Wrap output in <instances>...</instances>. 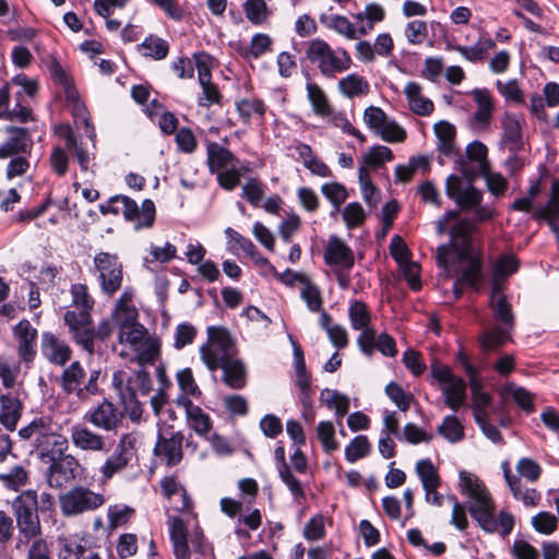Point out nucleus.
Masks as SVG:
<instances>
[{"label": "nucleus", "instance_id": "f257e3e1", "mask_svg": "<svg viewBox=\"0 0 559 559\" xmlns=\"http://www.w3.org/2000/svg\"><path fill=\"white\" fill-rule=\"evenodd\" d=\"M200 355L209 370H223L222 381L228 388L241 390L247 385L246 366L237 357L238 349L226 328H207V341L200 347Z\"/></svg>", "mask_w": 559, "mask_h": 559}, {"label": "nucleus", "instance_id": "f03ea898", "mask_svg": "<svg viewBox=\"0 0 559 559\" xmlns=\"http://www.w3.org/2000/svg\"><path fill=\"white\" fill-rule=\"evenodd\" d=\"M473 229L468 221L459 222L453 226L450 230L449 243L441 245L437 249V263L440 267L448 269V257L451 252H455L459 261L465 263L460 280L477 292L480 288L483 272L480 259L473 254Z\"/></svg>", "mask_w": 559, "mask_h": 559}, {"label": "nucleus", "instance_id": "7ed1b4c3", "mask_svg": "<svg viewBox=\"0 0 559 559\" xmlns=\"http://www.w3.org/2000/svg\"><path fill=\"white\" fill-rule=\"evenodd\" d=\"M460 480L463 490L473 499L468 507L471 516L487 533L500 532L504 537L508 536L514 526L513 515L501 511L498 519L493 516V501L484 484L474 475L461 472Z\"/></svg>", "mask_w": 559, "mask_h": 559}, {"label": "nucleus", "instance_id": "20e7f679", "mask_svg": "<svg viewBox=\"0 0 559 559\" xmlns=\"http://www.w3.org/2000/svg\"><path fill=\"white\" fill-rule=\"evenodd\" d=\"M307 60L326 79L350 69L352 57L344 48L333 49L324 39L314 38L307 43Z\"/></svg>", "mask_w": 559, "mask_h": 559}, {"label": "nucleus", "instance_id": "39448f33", "mask_svg": "<svg viewBox=\"0 0 559 559\" xmlns=\"http://www.w3.org/2000/svg\"><path fill=\"white\" fill-rule=\"evenodd\" d=\"M12 509L16 519L20 535L16 548L22 543L36 539L41 534V525L38 516V497L34 490H25L12 502Z\"/></svg>", "mask_w": 559, "mask_h": 559}, {"label": "nucleus", "instance_id": "423d86ee", "mask_svg": "<svg viewBox=\"0 0 559 559\" xmlns=\"http://www.w3.org/2000/svg\"><path fill=\"white\" fill-rule=\"evenodd\" d=\"M105 497L85 486H75L59 497L60 509L66 516L92 512L105 503Z\"/></svg>", "mask_w": 559, "mask_h": 559}, {"label": "nucleus", "instance_id": "0eeeda50", "mask_svg": "<svg viewBox=\"0 0 559 559\" xmlns=\"http://www.w3.org/2000/svg\"><path fill=\"white\" fill-rule=\"evenodd\" d=\"M138 435L135 432L123 433L114 450L100 467L105 480L122 472L134 457L136 452Z\"/></svg>", "mask_w": 559, "mask_h": 559}, {"label": "nucleus", "instance_id": "6e6552de", "mask_svg": "<svg viewBox=\"0 0 559 559\" xmlns=\"http://www.w3.org/2000/svg\"><path fill=\"white\" fill-rule=\"evenodd\" d=\"M94 265L98 275L102 290L112 296L117 293L122 284V264L116 254L108 252H99L94 258Z\"/></svg>", "mask_w": 559, "mask_h": 559}, {"label": "nucleus", "instance_id": "1a4fd4ad", "mask_svg": "<svg viewBox=\"0 0 559 559\" xmlns=\"http://www.w3.org/2000/svg\"><path fill=\"white\" fill-rule=\"evenodd\" d=\"M110 202H120L122 204V214L127 221H136V229L142 227H151L155 221V204L152 200L146 199L142 202L141 207L131 198L117 194L110 198Z\"/></svg>", "mask_w": 559, "mask_h": 559}, {"label": "nucleus", "instance_id": "9d476101", "mask_svg": "<svg viewBox=\"0 0 559 559\" xmlns=\"http://www.w3.org/2000/svg\"><path fill=\"white\" fill-rule=\"evenodd\" d=\"M50 463L47 480L50 487L60 488L74 480L79 474V461L70 454H61L48 461Z\"/></svg>", "mask_w": 559, "mask_h": 559}, {"label": "nucleus", "instance_id": "9b49d317", "mask_svg": "<svg viewBox=\"0 0 559 559\" xmlns=\"http://www.w3.org/2000/svg\"><path fill=\"white\" fill-rule=\"evenodd\" d=\"M445 193L454 200L462 210H471L481 202V192L469 182H464L460 177L451 175L445 181Z\"/></svg>", "mask_w": 559, "mask_h": 559}, {"label": "nucleus", "instance_id": "f8f14e48", "mask_svg": "<svg viewBox=\"0 0 559 559\" xmlns=\"http://www.w3.org/2000/svg\"><path fill=\"white\" fill-rule=\"evenodd\" d=\"M122 418L123 415L119 408L108 400H104L84 416L86 421L107 432L116 431L120 427Z\"/></svg>", "mask_w": 559, "mask_h": 559}, {"label": "nucleus", "instance_id": "ddd939ff", "mask_svg": "<svg viewBox=\"0 0 559 559\" xmlns=\"http://www.w3.org/2000/svg\"><path fill=\"white\" fill-rule=\"evenodd\" d=\"M183 435L180 431L170 432L169 436L159 433L154 447V454L168 467L178 465L183 456Z\"/></svg>", "mask_w": 559, "mask_h": 559}, {"label": "nucleus", "instance_id": "4468645a", "mask_svg": "<svg viewBox=\"0 0 559 559\" xmlns=\"http://www.w3.org/2000/svg\"><path fill=\"white\" fill-rule=\"evenodd\" d=\"M40 350L47 361L59 367H64L72 358L69 344L51 332L41 334Z\"/></svg>", "mask_w": 559, "mask_h": 559}, {"label": "nucleus", "instance_id": "2eb2a0df", "mask_svg": "<svg viewBox=\"0 0 559 559\" xmlns=\"http://www.w3.org/2000/svg\"><path fill=\"white\" fill-rule=\"evenodd\" d=\"M17 341V354L25 364L34 361L37 354V330L26 319L21 320L13 329Z\"/></svg>", "mask_w": 559, "mask_h": 559}, {"label": "nucleus", "instance_id": "dca6fc26", "mask_svg": "<svg viewBox=\"0 0 559 559\" xmlns=\"http://www.w3.org/2000/svg\"><path fill=\"white\" fill-rule=\"evenodd\" d=\"M7 139L0 144V158L27 154L33 147V140L26 128L7 127Z\"/></svg>", "mask_w": 559, "mask_h": 559}, {"label": "nucleus", "instance_id": "f3484780", "mask_svg": "<svg viewBox=\"0 0 559 559\" xmlns=\"http://www.w3.org/2000/svg\"><path fill=\"white\" fill-rule=\"evenodd\" d=\"M87 372L79 360L72 361L69 366H64L60 378L59 385L66 394H74L78 399L86 400L84 384Z\"/></svg>", "mask_w": 559, "mask_h": 559}, {"label": "nucleus", "instance_id": "a211bd4d", "mask_svg": "<svg viewBox=\"0 0 559 559\" xmlns=\"http://www.w3.org/2000/svg\"><path fill=\"white\" fill-rule=\"evenodd\" d=\"M323 259L325 264L331 267L346 266L347 269H353L355 264L353 250L336 235L329 237Z\"/></svg>", "mask_w": 559, "mask_h": 559}, {"label": "nucleus", "instance_id": "6ab92c4d", "mask_svg": "<svg viewBox=\"0 0 559 559\" xmlns=\"http://www.w3.org/2000/svg\"><path fill=\"white\" fill-rule=\"evenodd\" d=\"M71 441L73 445L83 451L108 452L106 438L82 424L71 427Z\"/></svg>", "mask_w": 559, "mask_h": 559}, {"label": "nucleus", "instance_id": "aec40b11", "mask_svg": "<svg viewBox=\"0 0 559 559\" xmlns=\"http://www.w3.org/2000/svg\"><path fill=\"white\" fill-rule=\"evenodd\" d=\"M503 477L512 492L514 499L522 501L525 506L535 507L540 500V493L534 488L523 489L520 477L512 474L510 463L503 461L501 464Z\"/></svg>", "mask_w": 559, "mask_h": 559}, {"label": "nucleus", "instance_id": "412c9836", "mask_svg": "<svg viewBox=\"0 0 559 559\" xmlns=\"http://www.w3.org/2000/svg\"><path fill=\"white\" fill-rule=\"evenodd\" d=\"M169 538L176 559H190V548L187 538V524L178 516L168 520Z\"/></svg>", "mask_w": 559, "mask_h": 559}, {"label": "nucleus", "instance_id": "4be33fe9", "mask_svg": "<svg viewBox=\"0 0 559 559\" xmlns=\"http://www.w3.org/2000/svg\"><path fill=\"white\" fill-rule=\"evenodd\" d=\"M34 447L39 457L48 463L49 460L58 457L66 452L68 449V439L56 429L46 438L34 444Z\"/></svg>", "mask_w": 559, "mask_h": 559}, {"label": "nucleus", "instance_id": "5701e85b", "mask_svg": "<svg viewBox=\"0 0 559 559\" xmlns=\"http://www.w3.org/2000/svg\"><path fill=\"white\" fill-rule=\"evenodd\" d=\"M237 158L226 147L212 141L206 142V164L212 174L218 173L228 166H235Z\"/></svg>", "mask_w": 559, "mask_h": 559}, {"label": "nucleus", "instance_id": "b1692460", "mask_svg": "<svg viewBox=\"0 0 559 559\" xmlns=\"http://www.w3.org/2000/svg\"><path fill=\"white\" fill-rule=\"evenodd\" d=\"M502 138L501 142L512 153H516L523 145L522 127L518 117L513 114L506 112L501 121Z\"/></svg>", "mask_w": 559, "mask_h": 559}, {"label": "nucleus", "instance_id": "393cba45", "mask_svg": "<svg viewBox=\"0 0 559 559\" xmlns=\"http://www.w3.org/2000/svg\"><path fill=\"white\" fill-rule=\"evenodd\" d=\"M58 429L50 416L33 419L26 427L20 429L19 435L24 440H32L33 445Z\"/></svg>", "mask_w": 559, "mask_h": 559}, {"label": "nucleus", "instance_id": "a878e982", "mask_svg": "<svg viewBox=\"0 0 559 559\" xmlns=\"http://www.w3.org/2000/svg\"><path fill=\"white\" fill-rule=\"evenodd\" d=\"M471 95L477 104V110L473 115V121L481 127L488 126L493 111V102L490 92L486 88H475L471 92Z\"/></svg>", "mask_w": 559, "mask_h": 559}, {"label": "nucleus", "instance_id": "bb28decb", "mask_svg": "<svg viewBox=\"0 0 559 559\" xmlns=\"http://www.w3.org/2000/svg\"><path fill=\"white\" fill-rule=\"evenodd\" d=\"M511 330L496 325L486 329L479 336L480 348L486 352H495L502 347L507 342L512 341Z\"/></svg>", "mask_w": 559, "mask_h": 559}, {"label": "nucleus", "instance_id": "cd10ccee", "mask_svg": "<svg viewBox=\"0 0 559 559\" xmlns=\"http://www.w3.org/2000/svg\"><path fill=\"white\" fill-rule=\"evenodd\" d=\"M404 93L413 112L419 116H429L432 114L435 109L433 103L423 96L421 86L418 83L408 82L404 88Z\"/></svg>", "mask_w": 559, "mask_h": 559}, {"label": "nucleus", "instance_id": "c85d7f7f", "mask_svg": "<svg viewBox=\"0 0 559 559\" xmlns=\"http://www.w3.org/2000/svg\"><path fill=\"white\" fill-rule=\"evenodd\" d=\"M182 405L186 408L188 425L198 435L204 436L211 430V420L202 408L194 405L189 399H183Z\"/></svg>", "mask_w": 559, "mask_h": 559}, {"label": "nucleus", "instance_id": "c756f323", "mask_svg": "<svg viewBox=\"0 0 559 559\" xmlns=\"http://www.w3.org/2000/svg\"><path fill=\"white\" fill-rule=\"evenodd\" d=\"M433 130L438 139V150L448 156L455 154V127L449 121L441 120L435 124Z\"/></svg>", "mask_w": 559, "mask_h": 559}, {"label": "nucleus", "instance_id": "7c9ffc66", "mask_svg": "<svg viewBox=\"0 0 559 559\" xmlns=\"http://www.w3.org/2000/svg\"><path fill=\"white\" fill-rule=\"evenodd\" d=\"M0 423L9 430H14L21 416V402L17 397L8 394L0 396Z\"/></svg>", "mask_w": 559, "mask_h": 559}, {"label": "nucleus", "instance_id": "2f4dec72", "mask_svg": "<svg viewBox=\"0 0 559 559\" xmlns=\"http://www.w3.org/2000/svg\"><path fill=\"white\" fill-rule=\"evenodd\" d=\"M58 134L64 139L66 148L76 156L81 169L86 171L88 169L91 157L82 144L78 142L72 129L69 126H60Z\"/></svg>", "mask_w": 559, "mask_h": 559}, {"label": "nucleus", "instance_id": "473e14b6", "mask_svg": "<svg viewBox=\"0 0 559 559\" xmlns=\"http://www.w3.org/2000/svg\"><path fill=\"white\" fill-rule=\"evenodd\" d=\"M307 97L317 116L329 117L333 108L324 91L317 83H307Z\"/></svg>", "mask_w": 559, "mask_h": 559}, {"label": "nucleus", "instance_id": "72a5a7b5", "mask_svg": "<svg viewBox=\"0 0 559 559\" xmlns=\"http://www.w3.org/2000/svg\"><path fill=\"white\" fill-rule=\"evenodd\" d=\"M116 381L117 374L114 377V382ZM115 384L119 389L120 401L124 407V411L128 413L131 420L138 421L142 416V406L136 400V390L131 386V382L127 384L124 390L122 389V382Z\"/></svg>", "mask_w": 559, "mask_h": 559}, {"label": "nucleus", "instance_id": "f704fd0d", "mask_svg": "<svg viewBox=\"0 0 559 559\" xmlns=\"http://www.w3.org/2000/svg\"><path fill=\"white\" fill-rule=\"evenodd\" d=\"M445 404L452 411H457L465 400L466 384L463 379L454 377L441 388Z\"/></svg>", "mask_w": 559, "mask_h": 559}, {"label": "nucleus", "instance_id": "c9c22d12", "mask_svg": "<svg viewBox=\"0 0 559 559\" xmlns=\"http://www.w3.org/2000/svg\"><path fill=\"white\" fill-rule=\"evenodd\" d=\"M338 90L344 96L353 98L367 95L370 85L364 76L353 73L338 81Z\"/></svg>", "mask_w": 559, "mask_h": 559}, {"label": "nucleus", "instance_id": "e433bc0d", "mask_svg": "<svg viewBox=\"0 0 559 559\" xmlns=\"http://www.w3.org/2000/svg\"><path fill=\"white\" fill-rule=\"evenodd\" d=\"M320 401L325 404L329 409H334L337 419L343 418L349 409V397L336 390H322Z\"/></svg>", "mask_w": 559, "mask_h": 559}, {"label": "nucleus", "instance_id": "4c0bfd02", "mask_svg": "<svg viewBox=\"0 0 559 559\" xmlns=\"http://www.w3.org/2000/svg\"><path fill=\"white\" fill-rule=\"evenodd\" d=\"M489 306L493 312L495 318L502 326L508 330L514 328V314L511 309V305L507 301L506 296H500L498 299L490 300Z\"/></svg>", "mask_w": 559, "mask_h": 559}, {"label": "nucleus", "instance_id": "58836bf2", "mask_svg": "<svg viewBox=\"0 0 559 559\" xmlns=\"http://www.w3.org/2000/svg\"><path fill=\"white\" fill-rule=\"evenodd\" d=\"M321 22L325 24L329 29L335 31L337 34L346 37L347 39H356L357 38V29L355 25L343 15H331V16H321Z\"/></svg>", "mask_w": 559, "mask_h": 559}, {"label": "nucleus", "instance_id": "ea45409f", "mask_svg": "<svg viewBox=\"0 0 559 559\" xmlns=\"http://www.w3.org/2000/svg\"><path fill=\"white\" fill-rule=\"evenodd\" d=\"M416 473L420 478L424 489H432L440 486V477L437 468L429 459L419 460L416 463Z\"/></svg>", "mask_w": 559, "mask_h": 559}, {"label": "nucleus", "instance_id": "a19ab883", "mask_svg": "<svg viewBox=\"0 0 559 559\" xmlns=\"http://www.w3.org/2000/svg\"><path fill=\"white\" fill-rule=\"evenodd\" d=\"M236 108L245 122H248L254 116L263 118L266 111L264 102L259 98L240 99L236 103Z\"/></svg>", "mask_w": 559, "mask_h": 559}, {"label": "nucleus", "instance_id": "79ce46f5", "mask_svg": "<svg viewBox=\"0 0 559 559\" xmlns=\"http://www.w3.org/2000/svg\"><path fill=\"white\" fill-rule=\"evenodd\" d=\"M471 389L473 394V415L477 419V415L488 416L487 408L491 404V396L481 391L480 382L475 379L471 381Z\"/></svg>", "mask_w": 559, "mask_h": 559}, {"label": "nucleus", "instance_id": "37998d69", "mask_svg": "<svg viewBox=\"0 0 559 559\" xmlns=\"http://www.w3.org/2000/svg\"><path fill=\"white\" fill-rule=\"evenodd\" d=\"M348 317L354 330H362L368 326L371 321L367 305L360 300H355L350 304Z\"/></svg>", "mask_w": 559, "mask_h": 559}, {"label": "nucleus", "instance_id": "c03bdc74", "mask_svg": "<svg viewBox=\"0 0 559 559\" xmlns=\"http://www.w3.org/2000/svg\"><path fill=\"white\" fill-rule=\"evenodd\" d=\"M199 83L202 87V96L199 97V105L202 107H209L212 104L221 103V93L216 85L211 82L205 70L201 72Z\"/></svg>", "mask_w": 559, "mask_h": 559}, {"label": "nucleus", "instance_id": "a18cd8bd", "mask_svg": "<svg viewBox=\"0 0 559 559\" xmlns=\"http://www.w3.org/2000/svg\"><path fill=\"white\" fill-rule=\"evenodd\" d=\"M140 48L143 50V55L151 57L155 60H162L167 57L169 52L168 43L159 37L148 36L141 44Z\"/></svg>", "mask_w": 559, "mask_h": 559}, {"label": "nucleus", "instance_id": "49530a36", "mask_svg": "<svg viewBox=\"0 0 559 559\" xmlns=\"http://www.w3.org/2000/svg\"><path fill=\"white\" fill-rule=\"evenodd\" d=\"M438 432L449 442L455 443L464 438V428L455 416H445Z\"/></svg>", "mask_w": 559, "mask_h": 559}, {"label": "nucleus", "instance_id": "de8ad7c7", "mask_svg": "<svg viewBox=\"0 0 559 559\" xmlns=\"http://www.w3.org/2000/svg\"><path fill=\"white\" fill-rule=\"evenodd\" d=\"M160 487L163 493L167 498H171L173 496L180 495L181 497V506L178 507L179 511H187L191 508V499L187 495L186 490L180 486V484L176 480L175 477H165L160 481Z\"/></svg>", "mask_w": 559, "mask_h": 559}, {"label": "nucleus", "instance_id": "09e8293b", "mask_svg": "<svg viewBox=\"0 0 559 559\" xmlns=\"http://www.w3.org/2000/svg\"><path fill=\"white\" fill-rule=\"evenodd\" d=\"M322 194L333 204L332 215H335L348 194L345 187L338 182L324 183L321 187Z\"/></svg>", "mask_w": 559, "mask_h": 559}, {"label": "nucleus", "instance_id": "8fccbe9b", "mask_svg": "<svg viewBox=\"0 0 559 559\" xmlns=\"http://www.w3.org/2000/svg\"><path fill=\"white\" fill-rule=\"evenodd\" d=\"M301 298L311 312H319L322 309V297L319 287L312 284L309 278H302Z\"/></svg>", "mask_w": 559, "mask_h": 559}, {"label": "nucleus", "instance_id": "3c124183", "mask_svg": "<svg viewBox=\"0 0 559 559\" xmlns=\"http://www.w3.org/2000/svg\"><path fill=\"white\" fill-rule=\"evenodd\" d=\"M225 235L229 240L230 251L235 252L236 250L241 249L250 258H255V246L249 238L243 237L231 227H227L225 229Z\"/></svg>", "mask_w": 559, "mask_h": 559}, {"label": "nucleus", "instance_id": "603ef678", "mask_svg": "<svg viewBox=\"0 0 559 559\" xmlns=\"http://www.w3.org/2000/svg\"><path fill=\"white\" fill-rule=\"evenodd\" d=\"M370 443L366 436H357L345 449L346 460L350 463L369 454Z\"/></svg>", "mask_w": 559, "mask_h": 559}, {"label": "nucleus", "instance_id": "864d4df0", "mask_svg": "<svg viewBox=\"0 0 559 559\" xmlns=\"http://www.w3.org/2000/svg\"><path fill=\"white\" fill-rule=\"evenodd\" d=\"M384 391L400 411L406 412L409 408L413 395L406 393L400 384L392 381L386 384Z\"/></svg>", "mask_w": 559, "mask_h": 559}, {"label": "nucleus", "instance_id": "5fc2aeb1", "mask_svg": "<svg viewBox=\"0 0 559 559\" xmlns=\"http://www.w3.org/2000/svg\"><path fill=\"white\" fill-rule=\"evenodd\" d=\"M243 10L247 19L253 24H262L267 17V5L264 0H246Z\"/></svg>", "mask_w": 559, "mask_h": 559}, {"label": "nucleus", "instance_id": "6e6d98bb", "mask_svg": "<svg viewBox=\"0 0 559 559\" xmlns=\"http://www.w3.org/2000/svg\"><path fill=\"white\" fill-rule=\"evenodd\" d=\"M58 559H82L86 552L85 546L69 538H59Z\"/></svg>", "mask_w": 559, "mask_h": 559}, {"label": "nucleus", "instance_id": "4d7b16f0", "mask_svg": "<svg viewBox=\"0 0 559 559\" xmlns=\"http://www.w3.org/2000/svg\"><path fill=\"white\" fill-rule=\"evenodd\" d=\"M393 159L391 148L382 145L373 146L369 153L364 156V164L368 167L378 168L385 162Z\"/></svg>", "mask_w": 559, "mask_h": 559}, {"label": "nucleus", "instance_id": "13d9d810", "mask_svg": "<svg viewBox=\"0 0 559 559\" xmlns=\"http://www.w3.org/2000/svg\"><path fill=\"white\" fill-rule=\"evenodd\" d=\"M72 334V338L76 344L82 346V348L88 354L95 353V337H94V328L92 325H85L84 328H79L78 330H73L70 332Z\"/></svg>", "mask_w": 559, "mask_h": 559}, {"label": "nucleus", "instance_id": "bf43d9fd", "mask_svg": "<svg viewBox=\"0 0 559 559\" xmlns=\"http://www.w3.org/2000/svg\"><path fill=\"white\" fill-rule=\"evenodd\" d=\"M317 432L325 452L330 453L337 449V443L334 440L335 429L331 421H320Z\"/></svg>", "mask_w": 559, "mask_h": 559}, {"label": "nucleus", "instance_id": "052dcab7", "mask_svg": "<svg viewBox=\"0 0 559 559\" xmlns=\"http://www.w3.org/2000/svg\"><path fill=\"white\" fill-rule=\"evenodd\" d=\"M63 321L66 325H68L70 332L73 330H78L79 328H84L85 325H92V316L90 311L82 310L74 311L68 310L63 314Z\"/></svg>", "mask_w": 559, "mask_h": 559}, {"label": "nucleus", "instance_id": "680f3d73", "mask_svg": "<svg viewBox=\"0 0 559 559\" xmlns=\"http://www.w3.org/2000/svg\"><path fill=\"white\" fill-rule=\"evenodd\" d=\"M145 333V328L138 322L132 328L130 326L119 331V342L127 343L138 348V346L142 344Z\"/></svg>", "mask_w": 559, "mask_h": 559}, {"label": "nucleus", "instance_id": "e2e57ef3", "mask_svg": "<svg viewBox=\"0 0 559 559\" xmlns=\"http://www.w3.org/2000/svg\"><path fill=\"white\" fill-rule=\"evenodd\" d=\"M71 295L73 305L82 310L92 311L94 300L87 293V287L84 284H74L71 286Z\"/></svg>", "mask_w": 559, "mask_h": 559}, {"label": "nucleus", "instance_id": "0e129e2a", "mask_svg": "<svg viewBox=\"0 0 559 559\" xmlns=\"http://www.w3.org/2000/svg\"><path fill=\"white\" fill-rule=\"evenodd\" d=\"M365 211L358 202L347 204L343 210V218L347 228L353 229L365 221Z\"/></svg>", "mask_w": 559, "mask_h": 559}, {"label": "nucleus", "instance_id": "69168bd1", "mask_svg": "<svg viewBox=\"0 0 559 559\" xmlns=\"http://www.w3.org/2000/svg\"><path fill=\"white\" fill-rule=\"evenodd\" d=\"M519 269V260L511 254H506L499 258L493 265V275L496 277H509Z\"/></svg>", "mask_w": 559, "mask_h": 559}, {"label": "nucleus", "instance_id": "338daca9", "mask_svg": "<svg viewBox=\"0 0 559 559\" xmlns=\"http://www.w3.org/2000/svg\"><path fill=\"white\" fill-rule=\"evenodd\" d=\"M518 473L531 483H535L542 474V467L530 457L521 459L516 464Z\"/></svg>", "mask_w": 559, "mask_h": 559}, {"label": "nucleus", "instance_id": "774afa93", "mask_svg": "<svg viewBox=\"0 0 559 559\" xmlns=\"http://www.w3.org/2000/svg\"><path fill=\"white\" fill-rule=\"evenodd\" d=\"M272 40L266 34H255L250 43V47L246 51V57L260 58L263 53L270 50Z\"/></svg>", "mask_w": 559, "mask_h": 559}]
</instances>
